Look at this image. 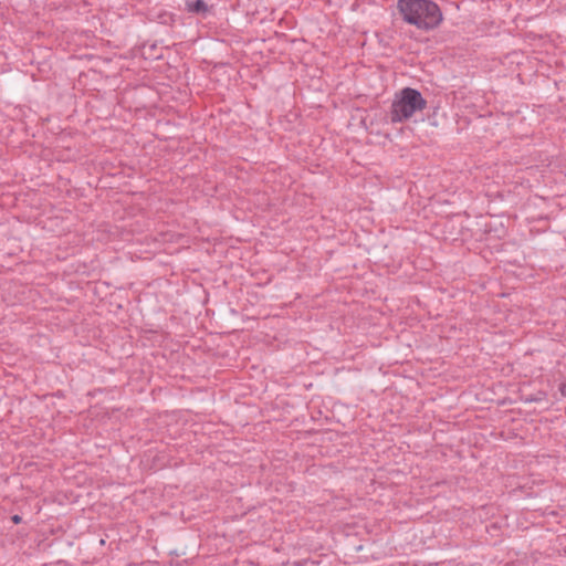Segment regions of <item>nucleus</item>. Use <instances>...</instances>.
Instances as JSON below:
<instances>
[{
    "mask_svg": "<svg viewBox=\"0 0 566 566\" xmlns=\"http://www.w3.org/2000/svg\"><path fill=\"white\" fill-rule=\"evenodd\" d=\"M427 106L426 99L417 90L406 87L395 95L390 117L394 123L411 118L416 113L422 112Z\"/></svg>",
    "mask_w": 566,
    "mask_h": 566,
    "instance_id": "obj_2",
    "label": "nucleus"
},
{
    "mask_svg": "<svg viewBox=\"0 0 566 566\" xmlns=\"http://www.w3.org/2000/svg\"><path fill=\"white\" fill-rule=\"evenodd\" d=\"M12 522H13L14 524H19V523L21 522V516H19V515H13V516H12Z\"/></svg>",
    "mask_w": 566,
    "mask_h": 566,
    "instance_id": "obj_5",
    "label": "nucleus"
},
{
    "mask_svg": "<svg viewBox=\"0 0 566 566\" xmlns=\"http://www.w3.org/2000/svg\"><path fill=\"white\" fill-rule=\"evenodd\" d=\"M559 391L564 397H566V382L560 385Z\"/></svg>",
    "mask_w": 566,
    "mask_h": 566,
    "instance_id": "obj_4",
    "label": "nucleus"
},
{
    "mask_svg": "<svg viewBox=\"0 0 566 566\" xmlns=\"http://www.w3.org/2000/svg\"><path fill=\"white\" fill-rule=\"evenodd\" d=\"M397 8L407 23L421 30L434 29L442 21L439 7L428 0H398Z\"/></svg>",
    "mask_w": 566,
    "mask_h": 566,
    "instance_id": "obj_1",
    "label": "nucleus"
},
{
    "mask_svg": "<svg viewBox=\"0 0 566 566\" xmlns=\"http://www.w3.org/2000/svg\"><path fill=\"white\" fill-rule=\"evenodd\" d=\"M186 8L189 12L206 13L208 6L203 0L189 1L186 3Z\"/></svg>",
    "mask_w": 566,
    "mask_h": 566,
    "instance_id": "obj_3",
    "label": "nucleus"
}]
</instances>
